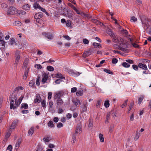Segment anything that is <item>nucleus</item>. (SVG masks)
<instances>
[{
    "label": "nucleus",
    "mask_w": 151,
    "mask_h": 151,
    "mask_svg": "<svg viewBox=\"0 0 151 151\" xmlns=\"http://www.w3.org/2000/svg\"><path fill=\"white\" fill-rule=\"evenodd\" d=\"M131 21L135 22L137 21V19L134 16L132 17L130 20Z\"/></svg>",
    "instance_id": "obj_53"
},
{
    "label": "nucleus",
    "mask_w": 151,
    "mask_h": 151,
    "mask_svg": "<svg viewBox=\"0 0 151 151\" xmlns=\"http://www.w3.org/2000/svg\"><path fill=\"white\" fill-rule=\"evenodd\" d=\"M99 137L100 140L101 142H103L104 141V139L103 135L101 133L99 134Z\"/></svg>",
    "instance_id": "obj_37"
},
{
    "label": "nucleus",
    "mask_w": 151,
    "mask_h": 151,
    "mask_svg": "<svg viewBox=\"0 0 151 151\" xmlns=\"http://www.w3.org/2000/svg\"><path fill=\"white\" fill-rule=\"evenodd\" d=\"M76 95L77 96H82L83 94V92L82 91H77L76 93Z\"/></svg>",
    "instance_id": "obj_47"
},
{
    "label": "nucleus",
    "mask_w": 151,
    "mask_h": 151,
    "mask_svg": "<svg viewBox=\"0 0 151 151\" xmlns=\"http://www.w3.org/2000/svg\"><path fill=\"white\" fill-rule=\"evenodd\" d=\"M101 102V99H99L98 100L96 105V106L97 108L99 107L100 106Z\"/></svg>",
    "instance_id": "obj_38"
},
{
    "label": "nucleus",
    "mask_w": 151,
    "mask_h": 151,
    "mask_svg": "<svg viewBox=\"0 0 151 151\" xmlns=\"http://www.w3.org/2000/svg\"><path fill=\"white\" fill-rule=\"evenodd\" d=\"M52 138L50 136H47L46 138H44L43 140L46 143L49 142L50 140H52Z\"/></svg>",
    "instance_id": "obj_18"
},
{
    "label": "nucleus",
    "mask_w": 151,
    "mask_h": 151,
    "mask_svg": "<svg viewBox=\"0 0 151 151\" xmlns=\"http://www.w3.org/2000/svg\"><path fill=\"white\" fill-rule=\"evenodd\" d=\"M83 106H81L82 112H84L86 111L88 106L86 100L83 101Z\"/></svg>",
    "instance_id": "obj_8"
},
{
    "label": "nucleus",
    "mask_w": 151,
    "mask_h": 151,
    "mask_svg": "<svg viewBox=\"0 0 151 151\" xmlns=\"http://www.w3.org/2000/svg\"><path fill=\"white\" fill-rule=\"evenodd\" d=\"M47 69L49 71H52L54 70L53 67L52 66H48L47 67Z\"/></svg>",
    "instance_id": "obj_42"
},
{
    "label": "nucleus",
    "mask_w": 151,
    "mask_h": 151,
    "mask_svg": "<svg viewBox=\"0 0 151 151\" xmlns=\"http://www.w3.org/2000/svg\"><path fill=\"white\" fill-rule=\"evenodd\" d=\"M15 105H14L13 108L12 109H14L17 108V107L19 106L20 104V102H19V101H17L16 100L15 101Z\"/></svg>",
    "instance_id": "obj_22"
},
{
    "label": "nucleus",
    "mask_w": 151,
    "mask_h": 151,
    "mask_svg": "<svg viewBox=\"0 0 151 151\" xmlns=\"http://www.w3.org/2000/svg\"><path fill=\"white\" fill-rule=\"evenodd\" d=\"M22 141V139L21 138H19L17 141L15 145V149L17 150L19 148Z\"/></svg>",
    "instance_id": "obj_12"
},
{
    "label": "nucleus",
    "mask_w": 151,
    "mask_h": 151,
    "mask_svg": "<svg viewBox=\"0 0 151 151\" xmlns=\"http://www.w3.org/2000/svg\"><path fill=\"white\" fill-rule=\"evenodd\" d=\"M28 64V62L27 61H24L23 63V67L26 69L27 67V65Z\"/></svg>",
    "instance_id": "obj_64"
},
{
    "label": "nucleus",
    "mask_w": 151,
    "mask_h": 151,
    "mask_svg": "<svg viewBox=\"0 0 151 151\" xmlns=\"http://www.w3.org/2000/svg\"><path fill=\"white\" fill-rule=\"evenodd\" d=\"M61 9H62V14H68V11L65 8L61 7Z\"/></svg>",
    "instance_id": "obj_33"
},
{
    "label": "nucleus",
    "mask_w": 151,
    "mask_h": 151,
    "mask_svg": "<svg viewBox=\"0 0 151 151\" xmlns=\"http://www.w3.org/2000/svg\"><path fill=\"white\" fill-rule=\"evenodd\" d=\"M93 46H94L95 47H99L100 46V47H101V45L100 44H98L96 42L93 43Z\"/></svg>",
    "instance_id": "obj_54"
},
{
    "label": "nucleus",
    "mask_w": 151,
    "mask_h": 151,
    "mask_svg": "<svg viewBox=\"0 0 151 151\" xmlns=\"http://www.w3.org/2000/svg\"><path fill=\"white\" fill-rule=\"evenodd\" d=\"M144 96H143L141 95L138 99V102L139 104H140L144 99Z\"/></svg>",
    "instance_id": "obj_31"
},
{
    "label": "nucleus",
    "mask_w": 151,
    "mask_h": 151,
    "mask_svg": "<svg viewBox=\"0 0 151 151\" xmlns=\"http://www.w3.org/2000/svg\"><path fill=\"white\" fill-rule=\"evenodd\" d=\"M47 125L50 128H52L54 127V124H53V122L51 121H50L48 122Z\"/></svg>",
    "instance_id": "obj_34"
},
{
    "label": "nucleus",
    "mask_w": 151,
    "mask_h": 151,
    "mask_svg": "<svg viewBox=\"0 0 151 151\" xmlns=\"http://www.w3.org/2000/svg\"><path fill=\"white\" fill-rule=\"evenodd\" d=\"M42 35L45 37L49 40H52L53 38V36L52 34L49 32H43L42 33Z\"/></svg>",
    "instance_id": "obj_5"
},
{
    "label": "nucleus",
    "mask_w": 151,
    "mask_h": 151,
    "mask_svg": "<svg viewBox=\"0 0 151 151\" xmlns=\"http://www.w3.org/2000/svg\"><path fill=\"white\" fill-rule=\"evenodd\" d=\"M83 42L85 44H87L89 43V41L87 39H84L83 40Z\"/></svg>",
    "instance_id": "obj_57"
},
{
    "label": "nucleus",
    "mask_w": 151,
    "mask_h": 151,
    "mask_svg": "<svg viewBox=\"0 0 151 151\" xmlns=\"http://www.w3.org/2000/svg\"><path fill=\"white\" fill-rule=\"evenodd\" d=\"M18 11H19V14H22V15H25L26 14V12L24 11H23V10H21V11H19V10H18Z\"/></svg>",
    "instance_id": "obj_56"
},
{
    "label": "nucleus",
    "mask_w": 151,
    "mask_h": 151,
    "mask_svg": "<svg viewBox=\"0 0 151 151\" xmlns=\"http://www.w3.org/2000/svg\"><path fill=\"white\" fill-rule=\"evenodd\" d=\"M138 67L142 69L146 70H147V68L146 65L143 64L142 63H139L138 64Z\"/></svg>",
    "instance_id": "obj_13"
},
{
    "label": "nucleus",
    "mask_w": 151,
    "mask_h": 151,
    "mask_svg": "<svg viewBox=\"0 0 151 151\" xmlns=\"http://www.w3.org/2000/svg\"><path fill=\"white\" fill-rule=\"evenodd\" d=\"M1 7L4 9L6 8L8 6L6 4L3 3L1 4Z\"/></svg>",
    "instance_id": "obj_55"
},
{
    "label": "nucleus",
    "mask_w": 151,
    "mask_h": 151,
    "mask_svg": "<svg viewBox=\"0 0 151 151\" xmlns=\"http://www.w3.org/2000/svg\"><path fill=\"white\" fill-rule=\"evenodd\" d=\"M34 132V127H32L29 129L28 132V135L29 136H31Z\"/></svg>",
    "instance_id": "obj_15"
},
{
    "label": "nucleus",
    "mask_w": 151,
    "mask_h": 151,
    "mask_svg": "<svg viewBox=\"0 0 151 151\" xmlns=\"http://www.w3.org/2000/svg\"><path fill=\"white\" fill-rule=\"evenodd\" d=\"M57 107H63L64 106V102L62 99H59L56 100Z\"/></svg>",
    "instance_id": "obj_6"
},
{
    "label": "nucleus",
    "mask_w": 151,
    "mask_h": 151,
    "mask_svg": "<svg viewBox=\"0 0 151 151\" xmlns=\"http://www.w3.org/2000/svg\"><path fill=\"white\" fill-rule=\"evenodd\" d=\"M140 18L144 27H145V26H146L147 28L149 27L150 25V23H149L150 20L149 19H148L146 17L142 18L141 17H140Z\"/></svg>",
    "instance_id": "obj_2"
},
{
    "label": "nucleus",
    "mask_w": 151,
    "mask_h": 151,
    "mask_svg": "<svg viewBox=\"0 0 151 151\" xmlns=\"http://www.w3.org/2000/svg\"><path fill=\"white\" fill-rule=\"evenodd\" d=\"M52 92H49L48 94V99H50L52 97Z\"/></svg>",
    "instance_id": "obj_62"
},
{
    "label": "nucleus",
    "mask_w": 151,
    "mask_h": 151,
    "mask_svg": "<svg viewBox=\"0 0 151 151\" xmlns=\"http://www.w3.org/2000/svg\"><path fill=\"white\" fill-rule=\"evenodd\" d=\"M11 135V133L9 132H7L6 133L5 135V138L6 140H7V139L9 138V137Z\"/></svg>",
    "instance_id": "obj_51"
},
{
    "label": "nucleus",
    "mask_w": 151,
    "mask_h": 151,
    "mask_svg": "<svg viewBox=\"0 0 151 151\" xmlns=\"http://www.w3.org/2000/svg\"><path fill=\"white\" fill-rule=\"evenodd\" d=\"M18 121L17 120H14L12 124L11 125L10 129H14L16 127L17 124V123Z\"/></svg>",
    "instance_id": "obj_16"
},
{
    "label": "nucleus",
    "mask_w": 151,
    "mask_h": 151,
    "mask_svg": "<svg viewBox=\"0 0 151 151\" xmlns=\"http://www.w3.org/2000/svg\"><path fill=\"white\" fill-rule=\"evenodd\" d=\"M29 72V68H27L25 70L23 76V78L25 80L27 79L28 73Z\"/></svg>",
    "instance_id": "obj_19"
},
{
    "label": "nucleus",
    "mask_w": 151,
    "mask_h": 151,
    "mask_svg": "<svg viewBox=\"0 0 151 151\" xmlns=\"http://www.w3.org/2000/svg\"><path fill=\"white\" fill-rule=\"evenodd\" d=\"M58 108V113L59 114H61L63 113V110L62 109V107H57Z\"/></svg>",
    "instance_id": "obj_59"
},
{
    "label": "nucleus",
    "mask_w": 151,
    "mask_h": 151,
    "mask_svg": "<svg viewBox=\"0 0 151 151\" xmlns=\"http://www.w3.org/2000/svg\"><path fill=\"white\" fill-rule=\"evenodd\" d=\"M40 76H38L37 79L36 81V84L38 86H39L40 84Z\"/></svg>",
    "instance_id": "obj_45"
},
{
    "label": "nucleus",
    "mask_w": 151,
    "mask_h": 151,
    "mask_svg": "<svg viewBox=\"0 0 151 151\" xmlns=\"http://www.w3.org/2000/svg\"><path fill=\"white\" fill-rule=\"evenodd\" d=\"M42 78L41 81V82L42 84L46 83L47 79L48 78V75L46 73H44L42 75Z\"/></svg>",
    "instance_id": "obj_7"
},
{
    "label": "nucleus",
    "mask_w": 151,
    "mask_h": 151,
    "mask_svg": "<svg viewBox=\"0 0 151 151\" xmlns=\"http://www.w3.org/2000/svg\"><path fill=\"white\" fill-rule=\"evenodd\" d=\"M110 113H107L106 116V122H108L109 120V116H110Z\"/></svg>",
    "instance_id": "obj_49"
},
{
    "label": "nucleus",
    "mask_w": 151,
    "mask_h": 151,
    "mask_svg": "<svg viewBox=\"0 0 151 151\" xmlns=\"http://www.w3.org/2000/svg\"><path fill=\"white\" fill-rule=\"evenodd\" d=\"M43 14L41 12L36 13L35 15V19H40L43 17Z\"/></svg>",
    "instance_id": "obj_11"
},
{
    "label": "nucleus",
    "mask_w": 151,
    "mask_h": 151,
    "mask_svg": "<svg viewBox=\"0 0 151 151\" xmlns=\"http://www.w3.org/2000/svg\"><path fill=\"white\" fill-rule=\"evenodd\" d=\"M5 41L4 40H0V49H4L5 46Z\"/></svg>",
    "instance_id": "obj_17"
},
{
    "label": "nucleus",
    "mask_w": 151,
    "mask_h": 151,
    "mask_svg": "<svg viewBox=\"0 0 151 151\" xmlns=\"http://www.w3.org/2000/svg\"><path fill=\"white\" fill-rule=\"evenodd\" d=\"M35 67L37 69H41L42 68V66L40 64H36Z\"/></svg>",
    "instance_id": "obj_50"
},
{
    "label": "nucleus",
    "mask_w": 151,
    "mask_h": 151,
    "mask_svg": "<svg viewBox=\"0 0 151 151\" xmlns=\"http://www.w3.org/2000/svg\"><path fill=\"white\" fill-rule=\"evenodd\" d=\"M132 68L136 70H138V66L136 65H132Z\"/></svg>",
    "instance_id": "obj_61"
},
{
    "label": "nucleus",
    "mask_w": 151,
    "mask_h": 151,
    "mask_svg": "<svg viewBox=\"0 0 151 151\" xmlns=\"http://www.w3.org/2000/svg\"><path fill=\"white\" fill-rule=\"evenodd\" d=\"M104 72H105L109 74L113 75L114 74V73L112 71H111L110 70H109V69H106V68L104 69Z\"/></svg>",
    "instance_id": "obj_35"
},
{
    "label": "nucleus",
    "mask_w": 151,
    "mask_h": 151,
    "mask_svg": "<svg viewBox=\"0 0 151 151\" xmlns=\"http://www.w3.org/2000/svg\"><path fill=\"white\" fill-rule=\"evenodd\" d=\"M10 100V108L11 109H12L13 108L14 105V101L15 100L11 99H9Z\"/></svg>",
    "instance_id": "obj_24"
},
{
    "label": "nucleus",
    "mask_w": 151,
    "mask_h": 151,
    "mask_svg": "<svg viewBox=\"0 0 151 151\" xmlns=\"http://www.w3.org/2000/svg\"><path fill=\"white\" fill-rule=\"evenodd\" d=\"M140 135V133L138 132V131H137L136 132V134L135 136L134 140L135 141H136L138 139Z\"/></svg>",
    "instance_id": "obj_26"
},
{
    "label": "nucleus",
    "mask_w": 151,
    "mask_h": 151,
    "mask_svg": "<svg viewBox=\"0 0 151 151\" xmlns=\"http://www.w3.org/2000/svg\"><path fill=\"white\" fill-rule=\"evenodd\" d=\"M104 106L106 108H107L109 107V101L107 100L105 101L104 103Z\"/></svg>",
    "instance_id": "obj_44"
},
{
    "label": "nucleus",
    "mask_w": 151,
    "mask_h": 151,
    "mask_svg": "<svg viewBox=\"0 0 151 151\" xmlns=\"http://www.w3.org/2000/svg\"><path fill=\"white\" fill-rule=\"evenodd\" d=\"M63 127V124L61 122H59L58 123L57 125V127L58 128H60L61 127Z\"/></svg>",
    "instance_id": "obj_60"
},
{
    "label": "nucleus",
    "mask_w": 151,
    "mask_h": 151,
    "mask_svg": "<svg viewBox=\"0 0 151 151\" xmlns=\"http://www.w3.org/2000/svg\"><path fill=\"white\" fill-rule=\"evenodd\" d=\"M134 105V102L133 101H131V102L130 103V104L129 107V109H128V113H129L130 112V111L132 109V108L133 107Z\"/></svg>",
    "instance_id": "obj_23"
},
{
    "label": "nucleus",
    "mask_w": 151,
    "mask_h": 151,
    "mask_svg": "<svg viewBox=\"0 0 151 151\" xmlns=\"http://www.w3.org/2000/svg\"><path fill=\"white\" fill-rule=\"evenodd\" d=\"M35 84V81L34 80H32L30 81L29 83V86L32 87Z\"/></svg>",
    "instance_id": "obj_43"
},
{
    "label": "nucleus",
    "mask_w": 151,
    "mask_h": 151,
    "mask_svg": "<svg viewBox=\"0 0 151 151\" xmlns=\"http://www.w3.org/2000/svg\"><path fill=\"white\" fill-rule=\"evenodd\" d=\"M118 60L117 59L114 58L112 59V63L113 64H116L117 63Z\"/></svg>",
    "instance_id": "obj_52"
},
{
    "label": "nucleus",
    "mask_w": 151,
    "mask_h": 151,
    "mask_svg": "<svg viewBox=\"0 0 151 151\" xmlns=\"http://www.w3.org/2000/svg\"><path fill=\"white\" fill-rule=\"evenodd\" d=\"M131 43L133 45V46L135 48H139V46L137 44L135 43H133L132 42H131Z\"/></svg>",
    "instance_id": "obj_58"
},
{
    "label": "nucleus",
    "mask_w": 151,
    "mask_h": 151,
    "mask_svg": "<svg viewBox=\"0 0 151 151\" xmlns=\"http://www.w3.org/2000/svg\"><path fill=\"white\" fill-rule=\"evenodd\" d=\"M40 7V5L37 2L35 3L34 4V8L35 9H37V8L39 9V8Z\"/></svg>",
    "instance_id": "obj_39"
},
{
    "label": "nucleus",
    "mask_w": 151,
    "mask_h": 151,
    "mask_svg": "<svg viewBox=\"0 0 151 151\" xmlns=\"http://www.w3.org/2000/svg\"><path fill=\"white\" fill-rule=\"evenodd\" d=\"M81 128L79 126H77L76 128L75 133V134H78L79 132H81Z\"/></svg>",
    "instance_id": "obj_20"
},
{
    "label": "nucleus",
    "mask_w": 151,
    "mask_h": 151,
    "mask_svg": "<svg viewBox=\"0 0 151 151\" xmlns=\"http://www.w3.org/2000/svg\"><path fill=\"white\" fill-rule=\"evenodd\" d=\"M56 76L57 77L61 78L62 79H65V77L62 76V75L61 74H56Z\"/></svg>",
    "instance_id": "obj_41"
},
{
    "label": "nucleus",
    "mask_w": 151,
    "mask_h": 151,
    "mask_svg": "<svg viewBox=\"0 0 151 151\" xmlns=\"http://www.w3.org/2000/svg\"><path fill=\"white\" fill-rule=\"evenodd\" d=\"M28 108V106L27 104L26 103H22L21 105V108H24L27 109Z\"/></svg>",
    "instance_id": "obj_29"
},
{
    "label": "nucleus",
    "mask_w": 151,
    "mask_h": 151,
    "mask_svg": "<svg viewBox=\"0 0 151 151\" xmlns=\"http://www.w3.org/2000/svg\"><path fill=\"white\" fill-rule=\"evenodd\" d=\"M73 102L74 104H75L76 106L79 105L81 104L80 101L79 99H77L74 100L73 101Z\"/></svg>",
    "instance_id": "obj_21"
},
{
    "label": "nucleus",
    "mask_w": 151,
    "mask_h": 151,
    "mask_svg": "<svg viewBox=\"0 0 151 151\" xmlns=\"http://www.w3.org/2000/svg\"><path fill=\"white\" fill-rule=\"evenodd\" d=\"M108 34L112 37V39L113 38L114 36H115V35L111 31V29L109 30L108 32Z\"/></svg>",
    "instance_id": "obj_30"
},
{
    "label": "nucleus",
    "mask_w": 151,
    "mask_h": 151,
    "mask_svg": "<svg viewBox=\"0 0 151 151\" xmlns=\"http://www.w3.org/2000/svg\"><path fill=\"white\" fill-rule=\"evenodd\" d=\"M112 39L115 43H118L120 45L124 42V40L122 38L120 37H117L116 35L114 36Z\"/></svg>",
    "instance_id": "obj_3"
},
{
    "label": "nucleus",
    "mask_w": 151,
    "mask_h": 151,
    "mask_svg": "<svg viewBox=\"0 0 151 151\" xmlns=\"http://www.w3.org/2000/svg\"><path fill=\"white\" fill-rule=\"evenodd\" d=\"M68 72L70 75L72 76H74L76 75V74L72 70H68Z\"/></svg>",
    "instance_id": "obj_40"
},
{
    "label": "nucleus",
    "mask_w": 151,
    "mask_h": 151,
    "mask_svg": "<svg viewBox=\"0 0 151 151\" xmlns=\"http://www.w3.org/2000/svg\"><path fill=\"white\" fill-rule=\"evenodd\" d=\"M9 44L11 45H13V44H15V45H17V43H16L15 41L14 38H10L9 41Z\"/></svg>",
    "instance_id": "obj_27"
},
{
    "label": "nucleus",
    "mask_w": 151,
    "mask_h": 151,
    "mask_svg": "<svg viewBox=\"0 0 151 151\" xmlns=\"http://www.w3.org/2000/svg\"><path fill=\"white\" fill-rule=\"evenodd\" d=\"M41 101V99L40 96L38 95H36V99L34 100V102L35 103L38 102V103H40Z\"/></svg>",
    "instance_id": "obj_14"
},
{
    "label": "nucleus",
    "mask_w": 151,
    "mask_h": 151,
    "mask_svg": "<svg viewBox=\"0 0 151 151\" xmlns=\"http://www.w3.org/2000/svg\"><path fill=\"white\" fill-rule=\"evenodd\" d=\"M122 65L125 68H129L130 66V65L129 64L125 62L122 63Z\"/></svg>",
    "instance_id": "obj_36"
},
{
    "label": "nucleus",
    "mask_w": 151,
    "mask_h": 151,
    "mask_svg": "<svg viewBox=\"0 0 151 151\" xmlns=\"http://www.w3.org/2000/svg\"><path fill=\"white\" fill-rule=\"evenodd\" d=\"M75 134H74L72 140V142H73V143H74L75 142L76 140V136Z\"/></svg>",
    "instance_id": "obj_48"
},
{
    "label": "nucleus",
    "mask_w": 151,
    "mask_h": 151,
    "mask_svg": "<svg viewBox=\"0 0 151 151\" xmlns=\"http://www.w3.org/2000/svg\"><path fill=\"white\" fill-rule=\"evenodd\" d=\"M17 93H15L14 92H13L12 94L11 95L10 97H9V99L13 100L15 101L17 99Z\"/></svg>",
    "instance_id": "obj_10"
},
{
    "label": "nucleus",
    "mask_w": 151,
    "mask_h": 151,
    "mask_svg": "<svg viewBox=\"0 0 151 151\" xmlns=\"http://www.w3.org/2000/svg\"><path fill=\"white\" fill-rule=\"evenodd\" d=\"M23 8L24 9L26 10H29L30 9V6L28 4L24 5L23 6Z\"/></svg>",
    "instance_id": "obj_32"
},
{
    "label": "nucleus",
    "mask_w": 151,
    "mask_h": 151,
    "mask_svg": "<svg viewBox=\"0 0 151 151\" xmlns=\"http://www.w3.org/2000/svg\"><path fill=\"white\" fill-rule=\"evenodd\" d=\"M91 54L88 51H85L83 53L82 56L84 58H86L88 56L90 55Z\"/></svg>",
    "instance_id": "obj_25"
},
{
    "label": "nucleus",
    "mask_w": 151,
    "mask_h": 151,
    "mask_svg": "<svg viewBox=\"0 0 151 151\" xmlns=\"http://www.w3.org/2000/svg\"><path fill=\"white\" fill-rule=\"evenodd\" d=\"M62 92L61 91H59L54 96V99L57 100H58V99H62L61 98V97L62 96Z\"/></svg>",
    "instance_id": "obj_9"
},
{
    "label": "nucleus",
    "mask_w": 151,
    "mask_h": 151,
    "mask_svg": "<svg viewBox=\"0 0 151 151\" xmlns=\"http://www.w3.org/2000/svg\"><path fill=\"white\" fill-rule=\"evenodd\" d=\"M41 104L42 106L43 107H45V101L44 100H42V101L41 102Z\"/></svg>",
    "instance_id": "obj_63"
},
{
    "label": "nucleus",
    "mask_w": 151,
    "mask_h": 151,
    "mask_svg": "<svg viewBox=\"0 0 151 151\" xmlns=\"http://www.w3.org/2000/svg\"><path fill=\"white\" fill-rule=\"evenodd\" d=\"M82 16L86 17H87L88 18H89L91 17V15L88 14H86L84 13H82Z\"/></svg>",
    "instance_id": "obj_46"
},
{
    "label": "nucleus",
    "mask_w": 151,
    "mask_h": 151,
    "mask_svg": "<svg viewBox=\"0 0 151 151\" xmlns=\"http://www.w3.org/2000/svg\"><path fill=\"white\" fill-rule=\"evenodd\" d=\"M15 55V63H14V65L15 66H17L19 60L20 58V52L19 51H17L16 52Z\"/></svg>",
    "instance_id": "obj_4"
},
{
    "label": "nucleus",
    "mask_w": 151,
    "mask_h": 151,
    "mask_svg": "<svg viewBox=\"0 0 151 151\" xmlns=\"http://www.w3.org/2000/svg\"><path fill=\"white\" fill-rule=\"evenodd\" d=\"M66 26L68 27H72L71 21L69 20H67L66 22Z\"/></svg>",
    "instance_id": "obj_28"
},
{
    "label": "nucleus",
    "mask_w": 151,
    "mask_h": 151,
    "mask_svg": "<svg viewBox=\"0 0 151 151\" xmlns=\"http://www.w3.org/2000/svg\"><path fill=\"white\" fill-rule=\"evenodd\" d=\"M7 13L8 15H18L19 14V11L15 8L12 6H11L7 11Z\"/></svg>",
    "instance_id": "obj_1"
}]
</instances>
